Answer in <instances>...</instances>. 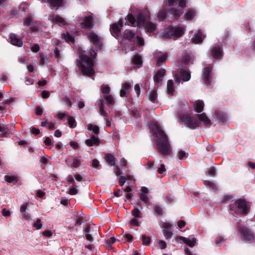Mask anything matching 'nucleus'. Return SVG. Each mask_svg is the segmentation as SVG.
I'll return each mask as SVG.
<instances>
[{
	"mask_svg": "<svg viewBox=\"0 0 255 255\" xmlns=\"http://www.w3.org/2000/svg\"><path fill=\"white\" fill-rule=\"evenodd\" d=\"M197 117L200 121L204 123L205 126L208 127L211 125V122L205 113L198 114Z\"/></svg>",
	"mask_w": 255,
	"mask_h": 255,
	"instance_id": "b1692460",
	"label": "nucleus"
},
{
	"mask_svg": "<svg viewBox=\"0 0 255 255\" xmlns=\"http://www.w3.org/2000/svg\"><path fill=\"white\" fill-rule=\"evenodd\" d=\"M204 184L208 188L212 189L214 190H217L218 188L216 184L212 181H210L208 180H204Z\"/></svg>",
	"mask_w": 255,
	"mask_h": 255,
	"instance_id": "a19ab883",
	"label": "nucleus"
},
{
	"mask_svg": "<svg viewBox=\"0 0 255 255\" xmlns=\"http://www.w3.org/2000/svg\"><path fill=\"white\" fill-rule=\"evenodd\" d=\"M41 97L43 99H47L50 97V93L48 91L43 90L41 92Z\"/></svg>",
	"mask_w": 255,
	"mask_h": 255,
	"instance_id": "69168bd1",
	"label": "nucleus"
},
{
	"mask_svg": "<svg viewBox=\"0 0 255 255\" xmlns=\"http://www.w3.org/2000/svg\"><path fill=\"white\" fill-rule=\"evenodd\" d=\"M131 86L128 83H125L122 85V88L120 91V96L127 97V95L129 92Z\"/></svg>",
	"mask_w": 255,
	"mask_h": 255,
	"instance_id": "aec40b11",
	"label": "nucleus"
},
{
	"mask_svg": "<svg viewBox=\"0 0 255 255\" xmlns=\"http://www.w3.org/2000/svg\"><path fill=\"white\" fill-rule=\"evenodd\" d=\"M87 129L89 130H92L93 132L96 135H98L100 132V128L99 127L91 124L88 125Z\"/></svg>",
	"mask_w": 255,
	"mask_h": 255,
	"instance_id": "58836bf2",
	"label": "nucleus"
},
{
	"mask_svg": "<svg viewBox=\"0 0 255 255\" xmlns=\"http://www.w3.org/2000/svg\"><path fill=\"white\" fill-rule=\"evenodd\" d=\"M208 174L211 176H214L216 175V169L214 167H211L208 169Z\"/></svg>",
	"mask_w": 255,
	"mask_h": 255,
	"instance_id": "bf43d9fd",
	"label": "nucleus"
},
{
	"mask_svg": "<svg viewBox=\"0 0 255 255\" xmlns=\"http://www.w3.org/2000/svg\"><path fill=\"white\" fill-rule=\"evenodd\" d=\"M179 119L189 128L195 129L200 126V123L193 117L191 114H181L179 115Z\"/></svg>",
	"mask_w": 255,
	"mask_h": 255,
	"instance_id": "20e7f679",
	"label": "nucleus"
},
{
	"mask_svg": "<svg viewBox=\"0 0 255 255\" xmlns=\"http://www.w3.org/2000/svg\"><path fill=\"white\" fill-rule=\"evenodd\" d=\"M140 193H138L140 199L144 203H147L149 201V198L147 196L148 193V189L145 187H142L140 189Z\"/></svg>",
	"mask_w": 255,
	"mask_h": 255,
	"instance_id": "f3484780",
	"label": "nucleus"
},
{
	"mask_svg": "<svg viewBox=\"0 0 255 255\" xmlns=\"http://www.w3.org/2000/svg\"><path fill=\"white\" fill-rule=\"evenodd\" d=\"M86 240L90 242L93 241V236L97 235L99 232L98 228L95 226L87 225L84 230Z\"/></svg>",
	"mask_w": 255,
	"mask_h": 255,
	"instance_id": "423d86ee",
	"label": "nucleus"
},
{
	"mask_svg": "<svg viewBox=\"0 0 255 255\" xmlns=\"http://www.w3.org/2000/svg\"><path fill=\"white\" fill-rule=\"evenodd\" d=\"M215 114L217 119L223 123L226 122L228 120L227 115L222 111H216Z\"/></svg>",
	"mask_w": 255,
	"mask_h": 255,
	"instance_id": "c756f323",
	"label": "nucleus"
},
{
	"mask_svg": "<svg viewBox=\"0 0 255 255\" xmlns=\"http://www.w3.org/2000/svg\"><path fill=\"white\" fill-rule=\"evenodd\" d=\"M61 37L63 39H64L66 42H72L74 43L75 41L74 37L73 35H71L69 32H66V33H63L61 34Z\"/></svg>",
	"mask_w": 255,
	"mask_h": 255,
	"instance_id": "72a5a7b5",
	"label": "nucleus"
},
{
	"mask_svg": "<svg viewBox=\"0 0 255 255\" xmlns=\"http://www.w3.org/2000/svg\"><path fill=\"white\" fill-rule=\"evenodd\" d=\"M31 50L33 52H37L40 50L39 46L38 44H34L31 47Z\"/></svg>",
	"mask_w": 255,
	"mask_h": 255,
	"instance_id": "338daca9",
	"label": "nucleus"
},
{
	"mask_svg": "<svg viewBox=\"0 0 255 255\" xmlns=\"http://www.w3.org/2000/svg\"><path fill=\"white\" fill-rule=\"evenodd\" d=\"M204 104L203 101H198L196 103H195L194 105V108L195 111L198 113H201L204 108Z\"/></svg>",
	"mask_w": 255,
	"mask_h": 255,
	"instance_id": "2f4dec72",
	"label": "nucleus"
},
{
	"mask_svg": "<svg viewBox=\"0 0 255 255\" xmlns=\"http://www.w3.org/2000/svg\"><path fill=\"white\" fill-rule=\"evenodd\" d=\"M9 39L11 44L21 47L23 45V41L21 39L18 38L17 35L14 33H10L9 35Z\"/></svg>",
	"mask_w": 255,
	"mask_h": 255,
	"instance_id": "4468645a",
	"label": "nucleus"
},
{
	"mask_svg": "<svg viewBox=\"0 0 255 255\" xmlns=\"http://www.w3.org/2000/svg\"><path fill=\"white\" fill-rule=\"evenodd\" d=\"M191 58L189 55H185L182 60V62L184 65H188L191 61Z\"/></svg>",
	"mask_w": 255,
	"mask_h": 255,
	"instance_id": "13d9d810",
	"label": "nucleus"
},
{
	"mask_svg": "<svg viewBox=\"0 0 255 255\" xmlns=\"http://www.w3.org/2000/svg\"><path fill=\"white\" fill-rule=\"evenodd\" d=\"M42 2H45L46 0H41ZM47 2L49 3L51 7H57L62 6L65 4L64 0H47Z\"/></svg>",
	"mask_w": 255,
	"mask_h": 255,
	"instance_id": "6ab92c4d",
	"label": "nucleus"
},
{
	"mask_svg": "<svg viewBox=\"0 0 255 255\" xmlns=\"http://www.w3.org/2000/svg\"><path fill=\"white\" fill-rule=\"evenodd\" d=\"M163 232L165 239L168 240L172 236V233L171 232L172 225L169 223H164L163 225Z\"/></svg>",
	"mask_w": 255,
	"mask_h": 255,
	"instance_id": "2eb2a0df",
	"label": "nucleus"
},
{
	"mask_svg": "<svg viewBox=\"0 0 255 255\" xmlns=\"http://www.w3.org/2000/svg\"><path fill=\"white\" fill-rule=\"evenodd\" d=\"M212 70L211 67H206L203 70L202 79L207 86H210L212 81Z\"/></svg>",
	"mask_w": 255,
	"mask_h": 255,
	"instance_id": "0eeeda50",
	"label": "nucleus"
},
{
	"mask_svg": "<svg viewBox=\"0 0 255 255\" xmlns=\"http://www.w3.org/2000/svg\"><path fill=\"white\" fill-rule=\"evenodd\" d=\"M185 29L180 26L172 27L170 28V34L172 36L179 37L184 34Z\"/></svg>",
	"mask_w": 255,
	"mask_h": 255,
	"instance_id": "f8f14e48",
	"label": "nucleus"
},
{
	"mask_svg": "<svg viewBox=\"0 0 255 255\" xmlns=\"http://www.w3.org/2000/svg\"><path fill=\"white\" fill-rule=\"evenodd\" d=\"M181 79L183 81L187 82L191 78V74L190 71L184 69H181L179 71Z\"/></svg>",
	"mask_w": 255,
	"mask_h": 255,
	"instance_id": "393cba45",
	"label": "nucleus"
},
{
	"mask_svg": "<svg viewBox=\"0 0 255 255\" xmlns=\"http://www.w3.org/2000/svg\"><path fill=\"white\" fill-rule=\"evenodd\" d=\"M180 239L185 244L191 247H194L196 243V239L195 238H187L184 237H180Z\"/></svg>",
	"mask_w": 255,
	"mask_h": 255,
	"instance_id": "c85d7f7f",
	"label": "nucleus"
},
{
	"mask_svg": "<svg viewBox=\"0 0 255 255\" xmlns=\"http://www.w3.org/2000/svg\"><path fill=\"white\" fill-rule=\"evenodd\" d=\"M53 51L54 53L55 58H57V59H59V58L60 57V51L58 49V47H55L53 49Z\"/></svg>",
	"mask_w": 255,
	"mask_h": 255,
	"instance_id": "e2e57ef3",
	"label": "nucleus"
},
{
	"mask_svg": "<svg viewBox=\"0 0 255 255\" xmlns=\"http://www.w3.org/2000/svg\"><path fill=\"white\" fill-rule=\"evenodd\" d=\"M31 132L33 134L35 135H38L40 133V129L35 127H32L31 128Z\"/></svg>",
	"mask_w": 255,
	"mask_h": 255,
	"instance_id": "774afa93",
	"label": "nucleus"
},
{
	"mask_svg": "<svg viewBox=\"0 0 255 255\" xmlns=\"http://www.w3.org/2000/svg\"><path fill=\"white\" fill-rule=\"evenodd\" d=\"M169 13L173 16V20H177L182 14V11L175 8H171L168 10Z\"/></svg>",
	"mask_w": 255,
	"mask_h": 255,
	"instance_id": "a878e982",
	"label": "nucleus"
},
{
	"mask_svg": "<svg viewBox=\"0 0 255 255\" xmlns=\"http://www.w3.org/2000/svg\"><path fill=\"white\" fill-rule=\"evenodd\" d=\"M167 58V55L166 54L160 56L157 60V64L160 65L161 63H164Z\"/></svg>",
	"mask_w": 255,
	"mask_h": 255,
	"instance_id": "8fccbe9b",
	"label": "nucleus"
},
{
	"mask_svg": "<svg viewBox=\"0 0 255 255\" xmlns=\"http://www.w3.org/2000/svg\"><path fill=\"white\" fill-rule=\"evenodd\" d=\"M105 100L103 99H101L99 100L98 105L99 108V111L100 115L104 117H108V113L104 109V104H105Z\"/></svg>",
	"mask_w": 255,
	"mask_h": 255,
	"instance_id": "412c9836",
	"label": "nucleus"
},
{
	"mask_svg": "<svg viewBox=\"0 0 255 255\" xmlns=\"http://www.w3.org/2000/svg\"><path fill=\"white\" fill-rule=\"evenodd\" d=\"M132 62L133 64L136 65L139 68L142 64L141 57L139 55H135L132 59Z\"/></svg>",
	"mask_w": 255,
	"mask_h": 255,
	"instance_id": "f704fd0d",
	"label": "nucleus"
},
{
	"mask_svg": "<svg viewBox=\"0 0 255 255\" xmlns=\"http://www.w3.org/2000/svg\"><path fill=\"white\" fill-rule=\"evenodd\" d=\"M77 186H71L70 188L69 191L68 192L69 194L70 195H75L78 193V189H77Z\"/></svg>",
	"mask_w": 255,
	"mask_h": 255,
	"instance_id": "864d4df0",
	"label": "nucleus"
},
{
	"mask_svg": "<svg viewBox=\"0 0 255 255\" xmlns=\"http://www.w3.org/2000/svg\"><path fill=\"white\" fill-rule=\"evenodd\" d=\"M240 236L245 242L252 243L255 240V237L251 231L246 227H242L240 230Z\"/></svg>",
	"mask_w": 255,
	"mask_h": 255,
	"instance_id": "39448f33",
	"label": "nucleus"
},
{
	"mask_svg": "<svg viewBox=\"0 0 255 255\" xmlns=\"http://www.w3.org/2000/svg\"><path fill=\"white\" fill-rule=\"evenodd\" d=\"M196 12L194 10H189L185 14L184 18L187 20H191L195 15Z\"/></svg>",
	"mask_w": 255,
	"mask_h": 255,
	"instance_id": "ea45409f",
	"label": "nucleus"
},
{
	"mask_svg": "<svg viewBox=\"0 0 255 255\" xmlns=\"http://www.w3.org/2000/svg\"><path fill=\"white\" fill-rule=\"evenodd\" d=\"M127 19L132 26H135L137 25L136 18H135L131 14H128L127 15Z\"/></svg>",
	"mask_w": 255,
	"mask_h": 255,
	"instance_id": "79ce46f5",
	"label": "nucleus"
},
{
	"mask_svg": "<svg viewBox=\"0 0 255 255\" xmlns=\"http://www.w3.org/2000/svg\"><path fill=\"white\" fill-rule=\"evenodd\" d=\"M166 73V70L164 69L161 68L158 70L153 77L154 82L156 85L160 83L162 80Z\"/></svg>",
	"mask_w": 255,
	"mask_h": 255,
	"instance_id": "ddd939ff",
	"label": "nucleus"
},
{
	"mask_svg": "<svg viewBox=\"0 0 255 255\" xmlns=\"http://www.w3.org/2000/svg\"><path fill=\"white\" fill-rule=\"evenodd\" d=\"M137 26H142L147 22L145 15L142 12H139L136 16Z\"/></svg>",
	"mask_w": 255,
	"mask_h": 255,
	"instance_id": "cd10ccee",
	"label": "nucleus"
},
{
	"mask_svg": "<svg viewBox=\"0 0 255 255\" xmlns=\"http://www.w3.org/2000/svg\"><path fill=\"white\" fill-rule=\"evenodd\" d=\"M189 153L182 149L179 150L178 152V157L179 159L183 158H187L188 157Z\"/></svg>",
	"mask_w": 255,
	"mask_h": 255,
	"instance_id": "c03bdc74",
	"label": "nucleus"
},
{
	"mask_svg": "<svg viewBox=\"0 0 255 255\" xmlns=\"http://www.w3.org/2000/svg\"><path fill=\"white\" fill-rule=\"evenodd\" d=\"M142 241L143 245H148L150 243V238L145 235L142 236Z\"/></svg>",
	"mask_w": 255,
	"mask_h": 255,
	"instance_id": "3c124183",
	"label": "nucleus"
},
{
	"mask_svg": "<svg viewBox=\"0 0 255 255\" xmlns=\"http://www.w3.org/2000/svg\"><path fill=\"white\" fill-rule=\"evenodd\" d=\"M154 211L158 215H162L163 214V210L162 208L158 205H156L154 207Z\"/></svg>",
	"mask_w": 255,
	"mask_h": 255,
	"instance_id": "6e6d98bb",
	"label": "nucleus"
},
{
	"mask_svg": "<svg viewBox=\"0 0 255 255\" xmlns=\"http://www.w3.org/2000/svg\"><path fill=\"white\" fill-rule=\"evenodd\" d=\"M174 92V88L173 82L172 80H169L167 82V92L169 94L173 95Z\"/></svg>",
	"mask_w": 255,
	"mask_h": 255,
	"instance_id": "e433bc0d",
	"label": "nucleus"
},
{
	"mask_svg": "<svg viewBox=\"0 0 255 255\" xmlns=\"http://www.w3.org/2000/svg\"><path fill=\"white\" fill-rule=\"evenodd\" d=\"M229 206L231 211L240 215L247 214L250 210L249 206L248 205L247 201L243 199L236 200Z\"/></svg>",
	"mask_w": 255,
	"mask_h": 255,
	"instance_id": "7ed1b4c3",
	"label": "nucleus"
},
{
	"mask_svg": "<svg viewBox=\"0 0 255 255\" xmlns=\"http://www.w3.org/2000/svg\"><path fill=\"white\" fill-rule=\"evenodd\" d=\"M68 123L69 127L71 128H74L76 127V122L75 119L72 117H70L68 119Z\"/></svg>",
	"mask_w": 255,
	"mask_h": 255,
	"instance_id": "de8ad7c7",
	"label": "nucleus"
},
{
	"mask_svg": "<svg viewBox=\"0 0 255 255\" xmlns=\"http://www.w3.org/2000/svg\"><path fill=\"white\" fill-rule=\"evenodd\" d=\"M94 26V19L92 15L85 16L83 21L80 23L81 28L84 29L93 28Z\"/></svg>",
	"mask_w": 255,
	"mask_h": 255,
	"instance_id": "6e6552de",
	"label": "nucleus"
},
{
	"mask_svg": "<svg viewBox=\"0 0 255 255\" xmlns=\"http://www.w3.org/2000/svg\"><path fill=\"white\" fill-rule=\"evenodd\" d=\"M149 100L154 103H157V94L155 90H152L148 95Z\"/></svg>",
	"mask_w": 255,
	"mask_h": 255,
	"instance_id": "c9c22d12",
	"label": "nucleus"
},
{
	"mask_svg": "<svg viewBox=\"0 0 255 255\" xmlns=\"http://www.w3.org/2000/svg\"><path fill=\"white\" fill-rule=\"evenodd\" d=\"M131 215L135 218H141V213L137 208H134L131 212Z\"/></svg>",
	"mask_w": 255,
	"mask_h": 255,
	"instance_id": "a18cd8bd",
	"label": "nucleus"
},
{
	"mask_svg": "<svg viewBox=\"0 0 255 255\" xmlns=\"http://www.w3.org/2000/svg\"><path fill=\"white\" fill-rule=\"evenodd\" d=\"M135 39H137V42L138 46H142L144 45V41L142 37L136 35L135 37Z\"/></svg>",
	"mask_w": 255,
	"mask_h": 255,
	"instance_id": "5fc2aeb1",
	"label": "nucleus"
},
{
	"mask_svg": "<svg viewBox=\"0 0 255 255\" xmlns=\"http://www.w3.org/2000/svg\"><path fill=\"white\" fill-rule=\"evenodd\" d=\"M143 26H144L146 32L148 33H151L156 31L157 29L156 24L150 21H147Z\"/></svg>",
	"mask_w": 255,
	"mask_h": 255,
	"instance_id": "bb28decb",
	"label": "nucleus"
},
{
	"mask_svg": "<svg viewBox=\"0 0 255 255\" xmlns=\"http://www.w3.org/2000/svg\"><path fill=\"white\" fill-rule=\"evenodd\" d=\"M52 17L53 21L60 25H65L66 24L64 19L58 15L55 16L53 15Z\"/></svg>",
	"mask_w": 255,
	"mask_h": 255,
	"instance_id": "7c9ffc66",
	"label": "nucleus"
},
{
	"mask_svg": "<svg viewBox=\"0 0 255 255\" xmlns=\"http://www.w3.org/2000/svg\"><path fill=\"white\" fill-rule=\"evenodd\" d=\"M88 37L98 49H101L102 48L100 38L96 33L93 32H90L88 34Z\"/></svg>",
	"mask_w": 255,
	"mask_h": 255,
	"instance_id": "9b49d317",
	"label": "nucleus"
},
{
	"mask_svg": "<svg viewBox=\"0 0 255 255\" xmlns=\"http://www.w3.org/2000/svg\"><path fill=\"white\" fill-rule=\"evenodd\" d=\"M166 16V12L164 9L160 10L157 14V17L160 21H163L165 19Z\"/></svg>",
	"mask_w": 255,
	"mask_h": 255,
	"instance_id": "37998d69",
	"label": "nucleus"
},
{
	"mask_svg": "<svg viewBox=\"0 0 255 255\" xmlns=\"http://www.w3.org/2000/svg\"><path fill=\"white\" fill-rule=\"evenodd\" d=\"M129 223L130 225H131L133 226H135V227H137V226H139V222H138L137 219H136L135 218H132L130 220Z\"/></svg>",
	"mask_w": 255,
	"mask_h": 255,
	"instance_id": "052dcab7",
	"label": "nucleus"
},
{
	"mask_svg": "<svg viewBox=\"0 0 255 255\" xmlns=\"http://www.w3.org/2000/svg\"><path fill=\"white\" fill-rule=\"evenodd\" d=\"M28 203H23L20 208V212L22 214H24L26 213V211L27 208Z\"/></svg>",
	"mask_w": 255,
	"mask_h": 255,
	"instance_id": "4d7b16f0",
	"label": "nucleus"
},
{
	"mask_svg": "<svg viewBox=\"0 0 255 255\" xmlns=\"http://www.w3.org/2000/svg\"><path fill=\"white\" fill-rule=\"evenodd\" d=\"M205 35L203 34L201 30H198L195 34L194 37L192 38L193 42L195 44H199L203 42Z\"/></svg>",
	"mask_w": 255,
	"mask_h": 255,
	"instance_id": "a211bd4d",
	"label": "nucleus"
},
{
	"mask_svg": "<svg viewBox=\"0 0 255 255\" xmlns=\"http://www.w3.org/2000/svg\"><path fill=\"white\" fill-rule=\"evenodd\" d=\"M100 142V139L94 135H92L90 138L87 139L85 141L86 144L89 146L97 145Z\"/></svg>",
	"mask_w": 255,
	"mask_h": 255,
	"instance_id": "5701e85b",
	"label": "nucleus"
},
{
	"mask_svg": "<svg viewBox=\"0 0 255 255\" xmlns=\"http://www.w3.org/2000/svg\"><path fill=\"white\" fill-rule=\"evenodd\" d=\"M117 164L118 165L115 168L114 172L117 176H119L122 173L121 169H124V167L127 165V160H120L119 164L118 163Z\"/></svg>",
	"mask_w": 255,
	"mask_h": 255,
	"instance_id": "4be33fe9",
	"label": "nucleus"
},
{
	"mask_svg": "<svg viewBox=\"0 0 255 255\" xmlns=\"http://www.w3.org/2000/svg\"><path fill=\"white\" fill-rule=\"evenodd\" d=\"M32 22V18L31 16H28L24 19V24L26 26H29Z\"/></svg>",
	"mask_w": 255,
	"mask_h": 255,
	"instance_id": "0e129e2a",
	"label": "nucleus"
},
{
	"mask_svg": "<svg viewBox=\"0 0 255 255\" xmlns=\"http://www.w3.org/2000/svg\"><path fill=\"white\" fill-rule=\"evenodd\" d=\"M122 28L117 23H114L111 25L110 31L111 34L116 38L119 36Z\"/></svg>",
	"mask_w": 255,
	"mask_h": 255,
	"instance_id": "dca6fc26",
	"label": "nucleus"
},
{
	"mask_svg": "<svg viewBox=\"0 0 255 255\" xmlns=\"http://www.w3.org/2000/svg\"><path fill=\"white\" fill-rule=\"evenodd\" d=\"M79 58L77 60V66L79 67L82 75L92 77L95 73L93 68L94 61L88 56L82 53L79 54Z\"/></svg>",
	"mask_w": 255,
	"mask_h": 255,
	"instance_id": "f03ea898",
	"label": "nucleus"
},
{
	"mask_svg": "<svg viewBox=\"0 0 255 255\" xmlns=\"http://www.w3.org/2000/svg\"><path fill=\"white\" fill-rule=\"evenodd\" d=\"M110 89L108 85H103L101 86V92L105 95L110 94Z\"/></svg>",
	"mask_w": 255,
	"mask_h": 255,
	"instance_id": "09e8293b",
	"label": "nucleus"
},
{
	"mask_svg": "<svg viewBox=\"0 0 255 255\" xmlns=\"http://www.w3.org/2000/svg\"><path fill=\"white\" fill-rule=\"evenodd\" d=\"M211 55L212 57L216 59H221L223 58V50L222 47L218 45H215L211 50Z\"/></svg>",
	"mask_w": 255,
	"mask_h": 255,
	"instance_id": "1a4fd4ad",
	"label": "nucleus"
},
{
	"mask_svg": "<svg viewBox=\"0 0 255 255\" xmlns=\"http://www.w3.org/2000/svg\"><path fill=\"white\" fill-rule=\"evenodd\" d=\"M104 99L106 101L107 104L109 107L112 106L115 104V100L113 96L110 94L104 95Z\"/></svg>",
	"mask_w": 255,
	"mask_h": 255,
	"instance_id": "4c0bfd02",
	"label": "nucleus"
},
{
	"mask_svg": "<svg viewBox=\"0 0 255 255\" xmlns=\"http://www.w3.org/2000/svg\"><path fill=\"white\" fill-rule=\"evenodd\" d=\"M4 180L8 183L15 184L18 181V177L15 175H6L4 176Z\"/></svg>",
	"mask_w": 255,
	"mask_h": 255,
	"instance_id": "473e14b6",
	"label": "nucleus"
},
{
	"mask_svg": "<svg viewBox=\"0 0 255 255\" xmlns=\"http://www.w3.org/2000/svg\"><path fill=\"white\" fill-rule=\"evenodd\" d=\"M136 31L131 30H126L123 33V39L129 42H134L136 37Z\"/></svg>",
	"mask_w": 255,
	"mask_h": 255,
	"instance_id": "9d476101",
	"label": "nucleus"
},
{
	"mask_svg": "<svg viewBox=\"0 0 255 255\" xmlns=\"http://www.w3.org/2000/svg\"><path fill=\"white\" fill-rule=\"evenodd\" d=\"M151 129L157 138L156 144L159 152L164 156L170 155L172 149L168 136L160 125L157 123H154Z\"/></svg>",
	"mask_w": 255,
	"mask_h": 255,
	"instance_id": "f257e3e1",
	"label": "nucleus"
},
{
	"mask_svg": "<svg viewBox=\"0 0 255 255\" xmlns=\"http://www.w3.org/2000/svg\"><path fill=\"white\" fill-rule=\"evenodd\" d=\"M129 176L128 175L127 177L121 176L119 179V183L121 186H123L127 180L129 179Z\"/></svg>",
	"mask_w": 255,
	"mask_h": 255,
	"instance_id": "603ef678",
	"label": "nucleus"
},
{
	"mask_svg": "<svg viewBox=\"0 0 255 255\" xmlns=\"http://www.w3.org/2000/svg\"><path fill=\"white\" fill-rule=\"evenodd\" d=\"M116 241V239L114 237H112L109 240L107 241V245L108 246L111 247Z\"/></svg>",
	"mask_w": 255,
	"mask_h": 255,
	"instance_id": "680f3d73",
	"label": "nucleus"
},
{
	"mask_svg": "<svg viewBox=\"0 0 255 255\" xmlns=\"http://www.w3.org/2000/svg\"><path fill=\"white\" fill-rule=\"evenodd\" d=\"M33 227L36 230H39L42 227V224L41 220L40 219H37L33 224Z\"/></svg>",
	"mask_w": 255,
	"mask_h": 255,
	"instance_id": "49530a36",
	"label": "nucleus"
}]
</instances>
